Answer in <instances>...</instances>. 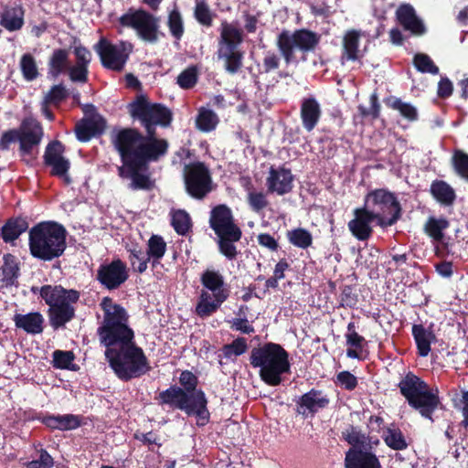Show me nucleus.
<instances>
[{"instance_id": "nucleus-1", "label": "nucleus", "mask_w": 468, "mask_h": 468, "mask_svg": "<svg viewBox=\"0 0 468 468\" xmlns=\"http://www.w3.org/2000/svg\"><path fill=\"white\" fill-rule=\"evenodd\" d=\"M130 112L141 120L148 136L144 137L133 129H123L116 133L112 142L122 162L118 167V175L129 182L128 187L132 190H151L154 181L148 172L147 162L165 154L168 147L165 140L154 137V126L168 125L171 112L161 104L150 103L144 96L130 105Z\"/></svg>"}, {"instance_id": "nucleus-2", "label": "nucleus", "mask_w": 468, "mask_h": 468, "mask_svg": "<svg viewBox=\"0 0 468 468\" xmlns=\"http://www.w3.org/2000/svg\"><path fill=\"white\" fill-rule=\"evenodd\" d=\"M105 356L115 374L122 379L138 378L150 370L143 350L133 340L106 346Z\"/></svg>"}, {"instance_id": "nucleus-3", "label": "nucleus", "mask_w": 468, "mask_h": 468, "mask_svg": "<svg viewBox=\"0 0 468 468\" xmlns=\"http://www.w3.org/2000/svg\"><path fill=\"white\" fill-rule=\"evenodd\" d=\"M250 364L260 367V377L271 386L282 382V374L290 370L288 353L280 346L273 343L253 348L250 353Z\"/></svg>"}, {"instance_id": "nucleus-4", "label": "nucleus", "mask_w": 468, "mask_h": 468, "mask_svg": "<svg viewBox=\"0 0 468 468\" xmlns=\"http://www.w3.org/2000/svg\"><path fill=\"white\" fill-rule=\"evenodd\" d=\"M65 240V229L57 223H40L29 231L31 254L44 261L60 256L66 248Z\"/></svg>"}, {"instance_id": "nucleus-5", "label": "nucleus", "mask_w": 468, "mask_h": 468, "mask_svg": "<svg viewBox=\"0 0 468 468\" xmlns=\"http://www.w3.org/2000/svg\"><path fill=\"white\" fill-rule=\"evenodd\" d=\"M101 307L103 311V322L98 329L101 343L109 346L133 340V332L127 324L128 315L124 308L109 297L102 299Z\"/></svg>"}, {"instance_id": "nucleus-6", "label": "nucleus", "mask_w": 468, "mask_h": 468, "mask_svg": "<svg viewBox=\"0 0 468 468\" xmlns=\"http://www.w3.org/2000/svg\"><path fill=\"white\" fill-rule=\"evenodd\" d=\"M200 281L203 289L197 299L195 312L200 318H207L218 311L229 293L224 286L223 276L217 271L206 270Z\"/></svg>"}, {"instance_id": "nucleus-7", "label": "nucleus", "mask_w": 468, "mask_h": 468, "mask_svg": "<svg viewBox=\"0 0 468 468\" xmlns=\"http://www.w3.org/2000/svg\"><path fill=\"white\" fill-rule=\"evenodd\" d=\"M399 388L412 408L419 410L422 417L431 420V414L437 409L440 399L428 388L425 382L412 374H408L400 381Z\"/></svg>"}, {"instance_id": "nucleus-8", "label": "nucleus", "mask_w": 468, "mask_h": 468, "mask_svg": "<svg viewBox=\"0 0 468 468\" xmlns=\"http://www.w3.org/2000/svg\"><path fill=\"white\" fill-rule=\"evenodd\" d=\"M40 294L50 307V320L55 327L62 326L74 315L72 303L79 299V292L61 286H43Z\"/></svg>"}, {"instance_id": "nucleus-9", "label": "nucleus", "mask_w": 468, "mask_h": 468, "mask_svg": "<svg viewBox=\"0 0 468 468\" xmlns=\"http://www.w3.org/2000/svg\"><path fill=\"white\" fill-rule=\"evenodd\" d=\"M364 207L381 227L393 225L400 214V206L393 193L386 189H376L369 192L365 200Z\"/></svg>"}, {"instance_id": "nucleus-10", "label": "nucleus", "mask_w": 468, "mask_h": 468, "mask_svg": "<svg viewBox=\"0 0 468 468\" xmlns=\"http://www.w3.org/2000/svg\"><path fill=\"white\" fill-rule=\"evenodd\" d=\"M242 42V32L234 24L226 21L220 26L218 58L225 61V68L230 73H235L241 66L242 55L238 50Z\"/></svg>"}, {"instance_id": "nucleus-11", "label": "nucleus", "mask_w": 468, "mask_h": 468, "mask_svg": "<svg viewBox=\"0 0 468 468\" xmlns=\"http://www.w3.org/2000/svg\"><path fill=\"white\" fill-rule=\"evenodd\" d=\"M119 23L133 29L137 37L145 42L155 43L159 38V18L144 9H129L120 16Z\"/></svg>"}, {"instance_id": "nucleus-12", "label": "nucleus", "mask_w": 468, "mask_h": 468, "mask_svg": "<svg viewBox=\"0 0 468 468\" xmlns=\"http://www.w3.org/2000/svg\"><path fill=\"white\" fill-rule=\"evenodd\" d=\"M319 37L311 31L301 29L294 32L282 31L277 37V47L289 64L294 59V50L308 52L316 47Z\"/></svg>"}, {"instance_id": "nucleus-13", "label": "nucleus", "mask_w": 468, "mask_h": 468, "mask_svg": "<svg viewBox=\"0 0 468 468\" xmlns=\"http://www.w3.org/2000/svg\"><path fill=\"white\" fill-rule=\"evenodd\" d=\"M185 184L192 197H204L211 190V177L207 168L201 163L186 165Z\"/></svg>"}, {"instance_id": "nucleus-14", "label": "nucleus", "mask_w": 468, "mask_h": 468, "mask_svg": "<svg viewBox=\"0 0 468 468\" xmlns=\"http://www.w3.org/2000/svg\"><path fill=\"white\" fill-rule=\"evenodd\" d=\"M96 50L104 67L122 70L131 52V45L124 42L112 45L106 39H101L96 46Z\"/></svg>"}, {"instance_id": "nucleus-15", "label": "nucleus", "mask_w": 468, "mask_h": 468, "mask_svg": "<svg viewBox=\"0 0 468 468\" xmlns=\"http://www.w3.org/2000/svg\"><path fill=\"white\" fill-rule=\"evenodd\" d=\"M209 223L218 237L234 240H239L241 237L240 229L233 223L230 209L224 205H219L211 211Z\"/></svg>"}, {"instance_id": "nucleus-16", "label": "nucleus", "mask_w": 468, "mask_h": 468, "mask_svg": "<svg viewBox=\"0 0 468 468\" xmlns=\"http://www.w3.org/2000/svg\"><path fill=\"white\" fill-rule=\"evenodd\" d=\"M64 146L59 142H53L47 146L44 159L47 165L51 167V175L62 178L67 184L70 183L68 176L69 161L63 155Z\"/></svg>"}, {"instance_id": "nucleus-17", "label": "nucleus", "mask_w": 468, "mask_h": 468, "mask_svg": "<svg viewBox=\"0 0 468 468\" xmlns=\"http://www.w3.org/2000/svg\"><path fill=\"white\" fill-rule=\"evenodd\" d=\"M97 276L100 282L107 289H116L128 279L127 267L121 260H115L101 265Z\"/></svg>"}, {"instance_id": "nucleus-18", "label": "nucleus", "mask_w": 468, "mask_h": 468, "mask_svg": "<svg viewBox=\"0 0 468 468\" xmlns=\"http://www.w3.org/2000/svg\"><path fill=\"white\" fill-rule=\"evenodd\" d=\"M20 152L23 155L30 154L38 145L43 136V130L38 122L25 120L18 129Z\"/></svg>"}, {"instance_id": "nucleus-19", "label": "nucleus", "mask_w": 468, "mask_h": 468, "mask_svg": "<svg viewBox=\"0 0 468 468\" xmlns=\"http://www.w3.org/2000/svg\"><path fill=\"white\" fill-rule=\"evenodd\" d=\"M355 218L348 222L351 233L359 240H367L372 234L371 222L376 218L365 207L355 210Z\"/></svg>"}, {"instance_id": "nucleus-20", "label": "nucleus", "mask_w": 468, "mask_h": 468, "mask_svg": "<svg viewBox=\"0 0 468 468\" xmlns=\"http://www.w3.org/2000/svg\"><path fill=\"white\" fill-rule=\"evenodd\" d=\"M186 404L188 409H182L188 415H197L198 417V424H205L208 418L207 410V399L201 390H188L185 391Z\"/></svg>"}, {"instance_id": "nucleus-21", "label": "nucleus", "mask_w": 468, "mask_h": 468, "mask_svg": "<svg viewBox=\"0 0 468 468\" xmlns=\"http://www.w3.org/2000/svg\"><path fill=\"white\" fill-rule=\"evenodd\" d=\"M105 127V120L99 114H92L76 125V135L80 141L87 142L91 137L101 134Z\"/></svg>"}, {"instance_id": "nucleus-22", "label": "nucleus", "mask_w": 468, "mask_h": 468, "mask_svg": "<svg viewBox=\"0 0 468 468\" xmlns=\"http://www.w3.org/2000/svg\"><path fill=\"white\" fill-rule=\"evenodd\" d=\"M346 468H381V465L376 455L367 452V450L350 449L346 453Z\"/></svg>"}, {"instance_id": "nucleus-23", "label": "nucleus", "mask_w": 468, "mask_h": 468, "mask_svg": "<svg viewBox=\"0 0 468 468\" xmlns=\"http://www.w3.org/2000/svg\"><path fill=\"white\" fill-rule=\"evenodd\" d=\"M267 181L269 190L279 195L288 193L292 187V176L289 170L283 168H271Z\"/></svg>"}, {"instance_id": "nucleus-24", "label": "nucleus", "mask_w": 468, "mask_h": 468, "mask_svg": "<svg viewBox=\"0 0 468 468\" xmlns=\"http://www.w3.org/2000/svg\"><path fill=\"white\" fill-rule=\"evenodd\" d=\"M397 17L402 27L414 35H422L425 32V27L415 13L414 8L410 5H403L397 10Z\"/></svg>"}, {"instance_id": "nucleus-25", "label": "nucleus", "mask_w": 468, "mask_h": 468, "mask_svg": "<svg viewBox=\"0 0 468 468\" xmlns=\"http://www.w3.org/2000/svg\"><path fill=\"white\" fill-rule=\"evenodd\" d=\"M362 32L356 29H349L343 36V54L342 60H358L362 57V51L359 49V39Z\"/></svg>"}, {"instance_id": "nucleus-26", "label": "nucleus", "mask_w": 468, "mask_h": 468, "mask_svg": "<svg viewBox=\"0 0 468 468\" xmlns=\"http://www.w3.org/2000/svg\"><path fill=\"white\" fill-rule=\"evenodd\" d=\"M321 115L320 105L314 98L306 99L302 103L301 117L303 127L307 131H312Z\"/></svg>"}, {"instance_id": "nucleus-27", "label": "nucleus", "mask_w": 468, "mask_h": 468, "mask_svg": "<svg viewBox=\"0 0 468 468\" xmlns=\"http://www.w3.org/2000/svg\"><path fill=\"white\" fill-rule=\"evenodd\" d=\"M328 404V399L322 396L321 392L312 390L301 398L298 406V412L305 415L307 412H315L324 408Z\"/></svg>"}, {"instance_id": "nucleus-28", "label": "nucleus", "mask_w": 468, "mask_h": 468, "mask_svg": "<svg viewBox=\"0 0 468 468\" xmlns=\"http://www.w3.org/2000/svg\"><path fill=\"white\" fill-rule=\"evenodd\" d=\"M14 322L16 327L22 328L29 334H39L43 330V317L38 313L16 314Z\"/></svg>"}, {"instance_id": "nucleus-29", "label": "nucleus", "mask_w": 468, "mask_h": 468, "mask_svg": "<svg viewBox=\"0 0 468 468\" xmlns=\"http://www.w3.org/2000/svg\"><path fill=\"white\" fill-rule=\"evenodd\" d=\"M23 16L24 13L20 7L6 8L2 14L0 25L8 31L19 30L24 25Z\"/></svg>"}, {"instance_id": "nucleus-30", "label": "nucleus", "mask_w": 468, "mask_h": 468, "mask_svg": "<svg viewBox=\"0 0 468 468\" xmlns=\"http://www.w3.org/2000/svg\"><path fill=\"white\" fill-rule=\"evenodd\" d=\"M418 351L420 356H427L431 351V344L435 340V335L431 331L425 329L422 325L415 324L412 327Z\"/></svg>"}, {"instance_id": "nucleus-31", "label": "nucleus", "mask_w": 468, "mask_h": 468, "mask_svg": "<svg viewBox=\"0 0 468 468\" xmlns=\"http://www.w3.org/2000/svg\"><path fill=\"white\" fill-rule=\"evenodd\" d=\"M69 67V51L62 48L54 50L48 60V74L57 78Z\"/></svg>"}, {"instance_id": "nucleus-32", "label": "nucleus", "mask_w": 468, "mask_h": 468, "mask_svg": "<svg viewBox=\"0 0 468 468\" xmlns=\"http://www.w3.org/2000/svg\"><path fill=\"white\" fill-rule=\"evenodd\" d=\"M28 225L23 218L9 220L2 229V237L5 242H11L16 239L23 232L27 230Z\"/></svg>"}, {"instance_id": "nucleus-33", "label": "nucleus", "mask_w": 468, "mask_h": 468, "mask_svg": "<svg viewBox=\"0 0 468 468\" xmlns=\"http://www.w3.org/2000/svg\"><path fill=\"white\" fill-rule=\"evenodd\" d=\"M448 227L449 222L447 219L430 217L424 225V231L433 240L441 241L443 239V230Z\"/></svg>"}, {"instance_id": "nucleus-34", "label": "nucleus", "mask_w": 468, "mask_h": 468, "mask_svg": "<svg viewBox=\"0 0 468 468\" xmlns=\"http://www.w3.org/2000/svg\"><path fill=\"white\" fill-rule=\"evenodd\" d=\"M218 122L217 114L209 109L201 108L196 118L197 128L201 132H210L214 130Z\"/></svg>"}, {"instance_id": "nucleus-35", "label": "nucleus", "mask_w": 468, "mask_h": 468, "mask_svg": "<svg viewBox=\"0 0 468 468\" xmlns=\"http://www.w3.org/2000/svg\"><path fill=\"white\" fill-rule=\"evenodd\" d=\"M431 191L432 196L443 205H451L455 199L454 190L445 182H434Z\"/></svg>"}, {"instance_id": "nucleus-36", "label": "nucleus", "mask_w": 468, "mask_h": 468, "mask_svg": "<svg viewBox=\"0 0 468 468\" xmlns=\"http://www.w3.org/2000/svg\"><path fill=\"white\" fill-rule=\"evenodd\" d=\"M147 253L153 261V266L157 264L166 251V243L159 235H153L147 242Z\"/></svg>"}, {"instance_id": "nucleus-37", "label": "nucleus", "mask_w": 468, "mask_h": 468, "mask_svg": "<svg viewBox=\"0 0 468 468\" xmlns=\"http://www.w3.org/2000/svg\"><path fill=\"white\" fill-rule=\"evenodd\" d=\"M163 403L170 404L177 407L178 409H188L189 406L186 404L185 391L180 388H170L169 389L160 393L159 395Z\"/></svg>"}, {"instance_id": "nucleus-38", "label": "nucleus", "mask_w": 468, "mask_h": 468, "mask_svg": "<svg viewBox=\"0 0 468 468\" xmlns=\"http://www.w3.org/2000/svg\"><path fill=\"white\" fill-rule=\"evenodd\" d=\"M387 105L398 111L405 119L412 122L418 118L417 109L410 103L405 102L399 98L391 97L386 101Z\"/></svg>"}, {"instance_id": "nucleus-39", "label": "nucleus", "mask_w": 468, "mask_h": 468, "mask_svg": "<svg viewBox=\"0 0 468 468\" xmlns=\"http://www.w3.org/2000/svg\"><path fill=\"white\" fill-rule=\"evenodd\" d=\"M287 239L291 244L300 249H307L313 243L312 234L303 228L289 230L287 232Z\"/></svg>"}, {"instance_id": "nucleus-40", "label": "nucleus", "mask_w": 468, "mask_h": 468, "mask_svg": "<svg viewBox=\"0 0 468 468\" xmlns=\"http://www.w3.org/2000/svg\"><path fill=\"white\" fill-rule=\"evenodd\" d=\"M386 444L393 450H404L408 447L405 437L398 428H388L383 435Z\"/></svg>"}, {"instance_id": "nucleus-41", "label": "nucleus", "mask_w": 468, "mask_h": 468, "mask_svg": "<svg viewBox=\"0 0 468 468\" xmlns=\"http://www.w3.org/2000/svg\"><path fill=\"white\" fill-rule=\"evenodd\" d=\"M346 440L349 444L353 446L351 449L363 451L371 448L372 443L378 444V440L372 441V439L367 438L364 434L355 429H352L346 432Z\"/></svg>"}, {"instance_id": "nucleus-42", "label": "nucleus", "mask_w": 468, "mask_h": 468, "mask_svg": "<svg viewBox=\"0 0 468 468\" xmlns=\"http://www.w3.org/2000/svg\"><path fill=\"white\" fill-rule=\"evenodd\" d=\"M171 223L179 235H185L191 227V218L185 210H176L171 213Z\"/></svg>"}, {"instance_id": "nucleus-43", "label": "nucleus", "mask_w": 468, "mask_h": 468, "mask_svg": "<svg viewBox=\"0 0 468 468\" xmlns=\"http://www.w3.org/2000/svg\"><path fill=\"white\" fill-rule=\"evenodd\" d=\"M151 261L147 251L138 247L130 250V261L134 271L143 273L147 269V263Z\"/></svg>"}, {"instance_id": "nucleus-44", "label": "nucleus", "mask_w": 468, "mask_h": 468, "mask_svg": "<svg viewBox=\"0 0 468 468\" xmlns=\"http://www.w3.org/2000/svg\"><path fill=\"white\" fill-rule=\"evenodd\" d=\"M20 69L27 80H33L38 76L36 60L30 54H25L22 56L20 60Z\"/></svg>"}, {"instance_id": "nucleus-45", "label": "nucleus", "mask_w": 468, "mask_h": 468, "mask_svg": "<svg viewBox=\"0 0 468 468\" xmlns=\"http://www.w3.org/2000/svg\"><path fill=\"white\" fill-rule=\"evenodd\" d=\"M18 264L16 257L7 254L4 257L3 274L7 283L12 284L18 276Z\"/></svg>"}, {"instance_id": "nucleus-46", "label": "nucleus", "mask_w": 468, "mask_h": 468, "mask_svg": "<svg viewBox=\"0 0 468 468\" xmlns=\"http://www.w3.org/2000/svg\"><path fill=\"white\" fill-rule=\"evenodd\" d=\"M195 17L197 20L204 25L210 26L212 23V15L207 4L203 0H197L195 8Z\"/></svg>"}, {"instance_id": "nucleus-47", "label": "nucleus", "mask_w": 468, "mask_h": 468, "mask_svg": "<svg viewBox=\"0 0 468 468\" xmlns=\"http://www.w3.org/2000/svg\"><path fill=\"white\" fill-rule=\"evenodd\" d=\"M168 27L172 35L180 38L184 33L183 20L178 10L174 9L168 16Z\"/></svg>"}, {"instance_id": "nucleus-48", "label": "nucleus", "mask_w": 468, "mask_h": 468, "mask_svg": "<svg viewBox=\"0 0 468 468\" xmlns=\"http://www.w3.org/2000/svg\"><path fill=\"white\" fill-rule=\"evenodd\" d=\"M414 65L418 70L421 72H428L431 74H437L439 69L435 66L431 58L425 54H417L414 57Z\"/></svg>"}, {"instance_id": "nucleus-49", "label": "nucleus", "mask_w": 468, "mask_h": 468, "mask_svg": "<svg viewBox=\"0 0 468 468\" xmlns=\"http://www.w3.org/2000/svg\"><path fill=\"white\" fill-rule=\"evenodd\" d=\"M74 355L71 351L57 350L53 353L54 367L58 368H71L70 366L73 362Z\"/></svg>"}, {"instance_id": "nucleus-50", "label": "nucleus", "mask_w": 468, "mask_h": 468, "mask_svg": "<svg viewBox=\"0 0 468 468\" xmlns=\"http://www.w3.org/2000/svg\"><path fill=\"white\" fill-rule=\"evenodd\" d=\"M248 348L247 342L244 338H238L234 340L231 344L226 345L223 347V353L226 357H230L231 356H239L246 352Z\"/></svg>"}, {"instance_id": "nucleus-51", "label": "nucleus", "mask_w": 468, "mask_h": 468, "mask_svg": "<svg viewBox=\"0 0 468 468\" xmlns=\"http://www.w3.org/2000/svg\"><path fill=\"white\" fill-rule=\"evenodd\" d=\"M453 165L457 174L468 180V154L457 151L453 156Z\"/></svg>"}, {"instance_id": "nucleus-52", "label": "nucleus", "mask_w": 468, "mask_h": 468, "mask_svg": "<svg viewBox=\"0 0 468 468\" xmlns=\"http://www.w3.org/2000/svg\"><path fill=\"white\" fill-rule=\"evenodd\" d=\"M66 90L62 85H55L46 94L45 104H57L66 97Z\"/></svg>"}, {"instance_id": "nucleus-53", "label": "nucleus", "mask_w": 468, "mask_h": 468, "mask_svg": "<svg viewBox=\"0 0 468 468\" xmlns=\"http://www.w3.org/2000/svg\"><path fill=\"white\" fill-rule=\"evenodd\" d=\"M379 104L378 102V97L375 93L371 94L369 97V105L367 107L364 105H360L358 107L360 113L363 116H372L373 118H377L379 114Z\"/></svg>"}, {"instance_id": "nucleus-54", "label": "nucleus", "mask_w": 468, "mask_h": 468, "mask_svg": "<svg viewBox=\"0 0 468 468\" xmlns=\"http://www.w3.org/2000/svg\"><path fill=\"white\" fill-rule=\"evenodd\" d=\"M197 82V74L195 69H187L184 70L177 78V83L183 89H189Z\"/></svg>"}, {"instance_id": "nucleus-55", "label": "nucleus", "mask_w": 468, "mask_h": 468, "mask_svg": "<svg viewBox=\"0 0 468 468\" xmlns=\"http://www.w3.org/2000/svg\"><path fill=\"white\" fill-rule=\"evenodd\" d=\"M69 78L72 81L86 82L88 75V67L77 64L68 69Z\"/></svg>"}, {"instance_id": "nucleus-56", "label": "nucleus", "mask_w": 468, "mask_h": 468, "mask_svg": "<svg viewBox=\"0 0 468 468\" xmlns=\"http://www.w3.org/2000/svg\"><path fill=\"white\" fill-rule=\"evenodd\" d=\"M58 430H73L80 426V422L77 416L67 414L58 415Z\"/></svg>"}, {"instance_id": "nucleus-57", "label": "nucleus", "mask_w": 468, "mask_h": 468, "mask_svg": "<svg viewBox=\"0 0 468 468\" xmlns=\"http://www.w3.org/2000/svg\"><path fill=\"white\" fill-rule=\"evenodd\" d=\"M248 201L254 211H260L267 206V200L264 194L261 192H250Z\"/></svg>"}, {"instance_id": "nucleus-58", "label": "nucleus", "mask_w": 468, "mask_h": 468, "mask_svg": "<svg viewBox=\"0 0 468 468\" xmlns=\"http://www.w3.org/2000/svg\"><path fill=\"white\" fill-rule=\"evenodd\" d=\"M52 466L53 458L45 450L40 452L38 459L27 463V468H51Z\"/></svg>"}, {"instance_id": "nucleus-59", "label": "nucleus", "mask_w": 468, "mask_h": 468, "mask_svg": "<svg viewBox=\"0 0 468 468\" xmlns=\"http://www.w3.org/2000/svg\"><path fill=\"white\" fill-rule=\"evenodd\" d=\"M219 238V249L222 254H224L229 259H233L236 256V247L233 242L234 239H230L227 237H218Z\"/></svg>"}, {"instance_id": "nucleus-60", "label": "nucleus", "mask_w": 468, "mask_h": 468, "mask_svg": "<svg viewBox=\"0 0 468 468\" xmlns=\"http://www.w3.org/2000/svg\"><path fill=\"white\" fill-rule=\"evenodd\" d=\"M348 333L346 334V342L349 346L360 348L364 338L355 331V324L353 323L348 324Z\"/></svg>"}, {"instance_id": "nucleus-61", "label": "nucleus", "mask_w": 468, "mask_h": 468, "mask_svg": "<svg viewBox=\"0 0 468 468\" xmlns=\"http://www.w3.org/2000/svg\"><path fill=\"white\" fill-rule=\"evenodd\" d=\"M197 378L189 371H184L180 376V383L185 388L184 391L197 390Z\"/></svg>"}, {"instance_id": "nucleus-62", "label": "nucleus", "mask_w": 468, "mask_h": 468, "mask_svg": "<svg viewBox=\"0 0 468 468\" xmlns=\"http://www.w3.org/2000/svg\"><path fill=\"white\" fill-rule=\"evenodd\" d=\"M337 379L346 389H353L357 385L356 378L347 371L340 372Z\"/></svg>"}, {"instance_id": "nucleus-63", "label": "nucleus", "mask_w": 468, "mask_h": 468, "mask_svg": "<svg viewBox=\"0 0 468 468\" xmlns=\"http://www.w3.org/2000/svg\"><path fill=\"white\" fill-rule=\"evenodd\" d=\"M74 54L77 58V64L88 67L89 63L90 62L91 54L86 48L82 46L75 47Z\"/></svg>"}, {"instance_id": "nucleus-64", "label": "nucleus", "mask_w": 468, "mask_h": 468, "mask_svg": "<svg viewBox=\"0 0 468 468\" xmlns=\"http://www.w3.org/2000/svg\"><path fill=\"white\" fill-rule=\"evenodd\" d=\"M15 142H19L18 130H11L5 133L0 140V148L5 150L9 147V144Z\"/></svg>"}]
</instances>
